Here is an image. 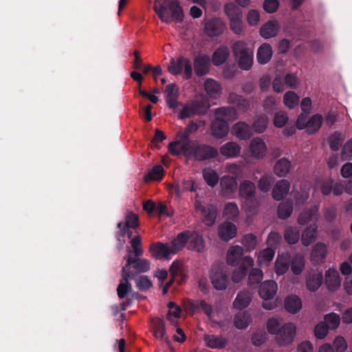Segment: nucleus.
Segmentation results:
<instances>
[{
  "mask_svg": "<svg viewBox=\"0 0 352 352\" xmlns=\"http://www.w3.org/2000/svg\"><path fill=\"white\" fill-rule=\"evenodd\" d=\"M210 278L212 285L217 290H225L228 286L229 276L223 269L212 268L210 271Z\"/></svg>",
  "mask_w": 352,
  "mask_h": 352,
  "instance_id": "nucleus-8",
  "label": "nucleus"
},
{
  "mask_svg": "<svg viewBox=\"0 0 352 352\" xmlns=\"http://www.w3.org/2000/svg\"><path fill=\"white\" fill-rule=\"evenodd\" d=\"M291 270L295 275L300 274L305 266V256L300 254L294 255L292 259H290Z\"/></svg>",
  "mask_w": 352,
  "mask_h": 352,
  "instance_id": "nucleus-40",
  "label": "nucleus"
},
{
  "mask_svg": "<svg viewBox=\"0 0 352 352\" xmlns=\"http://www.w3.org/2000/svg\"><path fill=\"white\" fill-rule=\"evenodd\" d=\"M268 124V118L266 116H261L257 118L253 124V127L256 133H263Z\"/></svg>",
  "mask_w": 352,
  "mask_h": 352,
  "instance_id": "nucleus-61",
  "label": "nucleus"
},
{
  "mask_svg": "<svg viewBox=\"0 0 352 352\" xmlns=\"http://www.w3.org/2000/svg\"><path fill=\"white\" fill-rule=\"evenodd\" d=\"M210 58L209 56L204 54L197 55L194 59V69L197 76H204L210 70Z\"/></svg>",
  "mask_w": 352,
  "mask_h": 352,
  "instance_id": "nucleus-14",
  "label": "nucleus"
},
{
  "mask_svg": "<svg viewBox=\"0 0 352 352\" xmlns=\"http://www.w3.org/2000/svg\"><path fill=\"white\" fill-rule=\"evenodd\" d=\"M322 116L320 114H316L310 118L307 125V131L309 133H314L318 131L322 126Z\"/></svg>",
  "mask_w": 352,
  "mask_h": 352,
  "instance_id": "nucleus-48",
  "label": "nucleus"
},
{
  "mask_svg": "<svg viewBox=\"0 0 352 352\" xmlns=\"http://www.w3.org/2000/svg\"><path fill=\"white\" fill-rule=\"evenodd\" d=\"M204 89L207 96L212 99H218L222 94V87L217 80L208 78L204 81Z\"/></svg>",
  "mask_w": 352,
  "mask_h": 352,
  "instance_id": "nucleus-18",
  "label": "nucleus"
},
{
  "mask_svg": "<svg viewBox=\"0 0 352 352\" xmlns=\"http://www.w3.org/2000/svg\"><path fill=\"white\" fill-rule=\"evenodd\" d=\"M232 52L239 66L243 70H249L253 64L254 52L244 41H237L232 45Z\"/></svg>",
  "mask_w": 352,
  "mask_h": 352,
  "instance_id": "nucleus-3",
  "label": "nucleus"
},
{
  "mask_svg": "<svg viewBox=\"0 0 352 352\" xmlns=\"http://www.w3.org/2000/svg\"><path fill=\"white\" fill-rule=\"evenodd\" d=\"M189 248L198 252L204 250L205 243L203 237L197 232H189Z\"/></svg>",
  "mask_w": 352,
  "mask_h": 352,
  "instance_id": "nucleus-41",
  "label": "nucleus"
},
{
  "mask_svg": "<svg viewBox=\"0 0 352 352\" xmlns=\"http://www.w3.org/2000/svg\"><path fill=\"white\" fill-rule=\"evenodd\" d=\"M273 56L272 46L267 43L261 45L256 52V60L261 65H265L270 61Z\"/></svg>",
  "mask_w": 352,
  "mask_h": 352,
  "instance_id": "nucleus-24",
  "label": "nucleus"
},
{
  "mask_svg": "<svg viewBox=\"0 0 352 352\" xmlns=\"http://www.w3.org/2000/svg\"><path fill=\"white\" fill-rule=\"evenodd\" d=\"M252 300V294L249 291H242L238 294L235 298L233 305L236 309H243L246 308Z\"/></svg>",
  "mask_w": 352,
  "mask_h": 352,
  "instance_id": "nucleus-38",
  "label": "nucleus"
},
{
  "mask_svg": "<svg viewBox=\"0 0 352 352\" xmlns=\"http://www.w3.org/2000/svg\"><path fill=\"white\" fill-rule=\"evenodd\" d=\"M324 324L329 329H336L340 322V318L336 313H330L324 316Z\"/></svg>",
  "mask_w": 352,
  "mask_h": 352,
  "instance_id": "nucleus-54",
  "label": "nucleus"
},
{
  "mask_svg": "<svg viewBox=\"0 0 352 352\" xmlns=\"http://www.w3.org/2000/svg\"><path fill=\"white\" fill-rule=\"evenodd\" d=\"M290 188V183L286 179L278 181L272 190L273 198L276 201H280L284 198L288 193Z\"/></svg>",
  "mask_w": 352,
  "mask_h": 352,
  "instance_id": "nucleus-33",
  "label": "nucleus"
},
{
  "mask_svg": "<svg viewBox=\"0 0 352 352\" xmlns=\"http://www.w3.org/2000/svg\"><path fill=\"white\" fill-rule=\"evenodd\" d=\"M290 256L286 254H278L274 262V272L278 276L285 274L289 267Z\"/></svg>",
  "mask_w": 352,
  "mask_h": 352,
  "instance_id": "nucleus-23",
  "label": "nucleus"
},
{
  "mask_svg": "<svg viewBox=\"0 0 352 352\" xmlns=\"http://www.w3.org/2000/svg\"><path fill=\"white\" fill-rule=\"evenodd\" d=\"M254 260L251 256H245L242 258L239 269L235 270L232 274V280L234 283H240L245 276L247 270L253 267Z\"/></svg>",
  "mask_w": 352,
  "mask_h": 352,
  "instance_id": "nucleus-13",
  "label": "nucleus"
},
{
  "mask_svg": "<svg viewBox=\"0 0 352 352\" xmlns=\"http://www.w3.org/2000/svg\"><path fill=\"white\" fill-rule=\"evenodd\" d=\"M214 118L228 124L239 118L237 111L230 107H223L214 110Z\"/></svg>",
  "mask_w": 352,
  "mask_h": 352,
  "instance_id": "nucleus-16",
  "label": "nucleus"
},
{
  "mask_svg": "<svg viewBox=\"0 0 352 352\" xmlns=\"http://www.w3.org/2000/svg\"><path fill=\"white\" fill-rule=\"evenodd\" d=\"M164 168L160 165L154 166L145 176V180H161L164 176Z\"/></svg>",
  "mask_w": 352,
  "mask_h": 352,
  "instance_id": "nucleus-59",
  "label": "nucleus"
},
{
  "mask_svg": "<svg viewBox=\"0 0 352 352\" xmlns=\"http://www.w3.org/2000/svg\"><path fill=\"white\" fill-rule=\"evenodd\" d=\"M125 259L126 264L122 268V277L125 280L132 279L135 276V273L130 271L131 267L138 272H146L151 269L150 262L148 260L140 258H133L131 249H128Z\"/></svg>",
  "mask_w": 352,
  "mask_h": 352,
  "instance_id": "nucleus-4",
  "label": "nucleus"
},
{
  "mask_svg": "<svg viewBox=\"0 0 352 352\" xmlns=\"http://www.w3.org/2000/svg\"><path fill=\"white\" fill-rule=\"evenodd\" d=\"M278 290V285L274 280H265L258 289V294L264 300L272 299Z\"/></svg>",
  "mask_w": 352,
  "mask_h": 352,
  "instance_id": "nucleus-17",
  "label": "nucleus"
},
{
  "mask_svg": "<svg viewBox=\"0 0 352 352\" xmlns=\"http://www.w3.org/2000/svg\"><path fill=\"white\" fill-rule=\"evenodd\" d=\"M292 168L291 162L285 157L278 160L274 165V173L280 177H285Z\"/></svg>",
  "mask_w": 352,
  "mask_h": 352,
  "instance_id": "nucleus-39",
  "label": "nucleus"
},
{
  "mask_svg": "<svg viewBox=\"0 0 352 352\" xmlns=\"http://www.w3.org/2000/svg\"><path fill=\"white\" fill-rule=\"evenodd\" d=\"M207 212H202L203 221L208 226L213 225L217 219V210L211 206L207 207Z\"/></svg>",
  "mask_w": 352,
  "mask_h": 352,
  "instance_id": "nucleus-55",
  "label": "nucleus"
},
{
  "mask_svg": "<svg viewBox=\"0 0 352 352\" xmlns=\"http://www.w3.org/2000/svg\"><path fill=\"white\" fill-rule=\"evenodd\" d=\"M241 243L247 252H251L256 248L257 245V239L254 234H247L243 236Z\"/></svg>",
  "mask_w": 352,
  "mask_h": 352,
  "instance_id": "nucleus-52",
  "label": "nucleus"
},
{
  "mask_svg": "<svg viewBox=\"0 0 352 352\" xmlns=\"http://www.w3.org/2000/svg\"><path fill=\"white\" fill-rule=\"evenodd\" d=\"M188 240V234L187 233H180L177 238L173 241L170 245L172 254L174 255L181 250L187 241Z\"/></svg>",
  "mask_w": 352,
  "mask_h": 352,
  "instance_id": "nucleus-44",
  "label": "nucleus"
},
{
  "mask_svg": "<svg viewBox=\"0 0 352 352\" xmlns=\"http://www.w3.org/2000/svg\"><path fill=\"white\" fill-rule=\"evenodd\" d=\"M323 275L321 272H310L306 278V285L310 292L317 291L322 283Z\"/></svg>",
  "mask_w": 352,
  "mask_h": 352,
  "instance_id": "nucleus-26",
  "label": "nucleus"
},
{
  "mask_svg": "<svg viewBox=\"0 0 352 352\" xmlns=\"http://www.w3.org/2000/svg\"><path fill=\"white\" fill-rule=\"evenodd\" d=\"M201 111L202 109L199 102L196 100H193L184 106L179 113V118L180 119H185L198 114Z\"/></svg>",
  "mask_w": 352,
  "mask_h": 352,
  "instance_id": "nucleus-34",
  "label": "nucleus"
},
{
  "mask_svg": "<svg viewBox=\"0 0 352 352\" xmlns=\"http://www.w3.org/2000/svg\"><path fill=\"white\" fill-rule=\"evenodd\" d=\"M275 252L272 248H266L258 254L257 263L261 266L267 265L274 258Z\"/></svg>",
  "mask_w": 352,
  "mask_h": 352,
  "instance_id": "nucleus-46",
  "label": "nucleus"
},
{
  "mask_svg": "<svg viewBox=\"0 0 352 352\" xmlns=\"http://www.w3.org/2000/svg\"><path fill=\"white\" fill-rule=\"evenodd\" d=\"M342 279L338 272L329 268L324 273V283L330 292L337 291L341 286Z\"/></svg>",
  "mask_w": 352,
  "mask_h": 352,
  "instance_id": "nucleus-12",
  "label": "nucleus"
},
{
  "mask_svg": "<svg viewBox=\"0 0 352 352\" xmlns=\"http://www.w3.org/2000/svg\"><path fill=\"white\" fill-rule=\"evenodd\" d=\"M133 253L136 257L143 254L142 238L140 236H135L130 242Z\"/></svg>",
  "mask_w": 352,
  "mask_h": 352,
  "instance_id": "nucleus-63",
  "label": "nucleus"
},
{
  "mask_svg": "<svg viewBox=\"0 0 352 352\" xmlns=\"http://www.w3.org/2000/svg\"><path fill=\"white\" fill-rule=\"evenodd\" d=\"M327 254V246L322 243H318L312 248L310 260L314 265H320L324 262Z\"/></svg>",
  "mask_w": 352,
  "mask_h": 352,
  "instance_id": "nucleus-19",
  "label": "nucleus"
},
{
  "mask_svg": "<svg viewBox=\"0 0 352 352\" xmlns=\"http://www.w3.org/2000/svg\"><path fill=\"white\" fill-rule=\"evenodd\" d=\"M239 214L238 206L234 202H228L226 204L223 216L227 219L234 221Z\"/></svg>",
  "mask_w": 352,
  "mask_h": 352,
  "instance_id": "nucleus-50",
  "label": "nucleus"
},
{
  "mask_svg": "<svg viewBox=\"0 0 352 352\" xmlns=\"http://www.w3.org/2000/svg\"><path fill=\"white\" fill-rule=\"evenodd\" d=\"M230 55V50L226 45H221L217 48L212 56V62L214 65L219 66L223 64Z\"/></svg>",
  "mask_w": 352,
  "mask_h": 352,
  "instance_id": "nucleus-35",
  "label": "nucleus"
},
{
  "mask_svg": "<svg viewBox=\"0 0 352 352\" xmlns=\"http://www.w3.org/2000/svg\"><path fill=\"white\" fill-rule=\"evenodd\" d=\"M166 99L168 106L170 109L175 110L179 104L177 101L179 93L177 85L175 84H170L167 85L166 87Z\"/></svg>",
  "mask_w": 352,
  "mask_h": 352,
  "instance_id": "nucleus-32",
  "label": "nucleus"
},
{
  "mask_svg": "<svg viewBox=\"0 0 352 352\" xmlns=\"http://www.w3.org/2000/svg\"><path fill=\"white\" fill-rule=\"evenodd\" d=\"M168 71L177 76L184 73V78L189 79L192 75V63L189 58L180 56L177 60L171 58L168 65Z\"/></svg>",
  "mask_w": 352,
  "mask_h": 352,
  "instance_id": "nucleus-5",
  "label": "nucleus"
},
{
  "mask_svg": "<svg viewBox=\"0 0 352 352\" xmlns=\"http://www.w3.org/2000/svg\"><path fill=\"white\" fill-rule=\"evenodd\" d=\"M248 148L250 156L258 160L264 159L268 153L265 142L260 137L252 138L250 142Z\"/></svg>",
  "mask_w": 352,
  "mask_h": 352,
  "instance_id": "nucleus-7",
  "label": "nucleus"
},
{
  "mask_svg": "<svg viewBox=\"0 0 352 352\" xmlns=\"http://www.w3.org/2000/svg\"><path fill=\"white\" fill-rule=\"evenodd\" d=\"M152 331L155 337L161 340H164L169 344L168 339L166 337L164 322L160 318H155L151 322Z\"/></svg>",
  "mask_w": 352,
  "mask_h": 352,
  "instance_id": "nucleus-36",
  "label": "nucleus"
},
{
  "mask_svg": "<svg viewBox=\"0 0 352 352\" xmlns=\"http://www.w3.org/2000/svg\"><path fill=\"white\" fill-rule=\"evenodd\" d=\"M224 11L230 21L243 18L242 10L233 2L226 3Z\"/></svg>",
  "mask_w": 352,
  "mask_h": 352,
  "instance_id": "nucleus-42",
  "label": "nucleus"
},
{
  "mask_svg": "<svg viewBox=\"0 0 352 352\" xmlns=\"http://www.w3.org/2000/svg\"><path fill=\"white\" fill-rule=\"evenodd\" d=\"M317 226L316 224L307 227L302 234V243L304 246L309 245L316 239Z\"/></svg>",
  "mask_w": 352,
  "mask_h": 352,
  "instance_id": "nucleus-47",
  "label": "nucleus"
},
{
  "mask_svg": "<svg viewBox=\"0 0 352 352\" xmlns=\"http://www.w3.org/2000/svg\"><path fill=\"white\" fill-rule=\"evenodd\" d=\"M220 153L227 158H235L240 155L241 147L234 142H229L220 147Z\"/></svg>",
  "mask_w": 352,
  "mask_h": 352,
  "instance_id": "nucleus-27",
  "label": "nucleus"
},
{
  "mask_svg": "<svg viewBox=\"0 0 352 352\" xmlns=\"http://www.w3.org/2000/svg\"><path fill=\"white\" fill-rule=\"evenodd\" d=\"M231 133L239 140H246L253 135V129L246 122H238L232 125Z\"/></svg>",
  "mask_w": 352,
  "mask_h": 352,
  "instance_id": "nucleus-10",
  "label": "nucleus"
},
{
  "mask_svg": "<svg viewBox=\"0 0 352 352\" xmlns=\"http://www.w3.org/2000/svg\"><path fill=\"white\" fill-rule=\"evenodd\" d=\"M293 210L292 204L291 202H283L278 206V215L280 219L288 218Z\"/></svg>",
  "mask_w": 352,
  "mask_h": 352,
  "instance_id": "nucleus-58",
  "label": "nucleus"
},
{
  "mask_svg": "<svg viewBox=\"0 0 352 352\" xmlns=\"http://www.w3.org/2000/svg\"><path fill=\"white\" fill-rule=\"evenodd\" d=\"M138 225V216L132 212H127L125 221L120 222L118 224V227L119 229H121L122 226L126 227L127 228H136Z\"/></svg>",
  "mask_w": 352,
  "mask_h": 352,
  "instance_id": "nucleus-49",
  "label": "nucleus"
},
{
  "mask_svg": "<svg viewBox=\"0 0 352 352\" xmlns=\"http://www.w3.org/2000/svg\"><path fill=\"white\" fill-rule=\"evenodd\" d=\"M154 10L162 22H181L183 20L182 10L175 0H155Z\"/></svg>",
  "mask_w": 352,
  "mask_h": 352,
  "instance_id": "nucleus-2",
  "label": "nucleus"
},
{
  "mask_svg": "<svg viewBox=\"0 0 352 352\" xmlns=\"http://www.w3.org/2000/svg\"><path fill=\"white\" fill-rule=\"evenodd\" d=\"M204 342L207 346L211 349H221L227 344V339L223 336L206 334L204 336Z\"/></svg>",
  "mask_w": 352,
  "mask_h": 352,
  "instance_id": "nucleus-29",
  "label": "nucleus"
},
{
  "mask_svg": "<svg viewBox=\"0 0 352 352\" xmlns=\"http://www.w3.org/2000/svg\"><path fill=\"white\" fill-rule=\"evenodd\" d=\"M344 140V136L339 131L334 132L329 138V144L332 151H338Z\"/></svg>",
  "mask_w": 352,
  "mask_h": 352,
  "instance_id": "nucleus-56",
  "label": "nucleus"
},
{
  "mask_svg": "<svg viewBox=\"0 0 352 352\" xmlns=\"http://www.w3.org/2000/svg\"><path fill=\"white\" fill-rule=\"evenodd\" d=\"M283 101L286 107L293 109L298 104L299 97L294 91H287L283 96Z\"/></svg>",
  "mask_w": 352,
  "mask_h": 352,
  "instance_id": "nucleus-57",
  "label": "nucleus"
},
{
  "mask_svg": "<svg viewBox=\"0 0 352 352\" xmlns=\"http://www.w3.org/2000/svg\"><path fill=\"white\" fill-rule=\"evenodd\" d=\"M202 175L205 182L210 187H214L219 181L216 170L210 168H204L202 171Z\"/></svg>",
  "mask_w": 352,
  "mask_h": 352,
  "instance_id": "nucleus-45",
  "label": "nucleus"
},
{
  "mask_svg": "<svg viewBox=\"0 0 352 352\" xmlns=\"http://www.w3.org/2000/svg\"><path fill=\"white\" fill-rule=\"evenodd\" d=\"M236 226L231 222H224L219 226V236L223 241H228L231 240L236 236Z\"/></svg>",
  "mask_w": 352,
  "mask_h": 352,
  "instance_id": "nucleus-21",
  "label": "nucleus"
},
{
  "mask_svg": "<svg viewBox=\"0 0 352 352\" xmlns=\"http://www.w3.org/2000/svg\"><path fill=\"white\" fill-rule=\"evenodd\" d=\"M239 195L247 200L252 199L256 194V186L254 182L245 179L241 182L239 186Z\"/></svg>",
  "mask_w": 352,
  "mask_h": 352,
  "instance_id": "nucleus-22",
  "label": "nucleus"
},
{
  "mask_svg": "<svg viewBox=\"0 0 352 352\" xmlns=\"http://www.w3.org/2000/svg\"><path fill=\"white\" fill-rule=\"evenodd\" d=\"M190 309L193 311H204L210 320L214 318V311L212 309V305L207 303L204 300H198L195 301H190L189 302Z\"/></svg>",
  "mask_w": 352,
  "mask_h": 352,
  "instance_id": "nucleus-25",
  "label": "nucleus"
},
{
  "mask_svg": "<svg viewBox=\"0 0 352 352\" xmlns=\"http://www.w3.org/2000/svg\"><path fill=\"white\" fill-rule=\"evenodd\" d=\"M279 23L276 20H270L263 24L259 30V34L261 37L268 39L275 37L279 31Z\"/></svg>",
  "mask_w": 352,
  "mask_h": 352,
  "instance_id": "nucleus-20",
  "label": "nucleus"
},
{
  "mask_svg": "<svg viewBox=\"0 0 352 352\" xmlns=\"http://www.w3.org/2000/svg\"><path fill=\"white\" fill-rule=\"evenodd\" d=\"M296 333V326L293 322H287L282 325L276 333L275 340L280 346L292 344Z\"/></svg>",
  "mask_w": 352,
  "mask_h": 352,
  "instance_id": "nucleus-6",
  "label": "nucleus"
},
{
  "mask_svg": "<svg viewBox=\"0 0 352 352\" xmlns=\"http://www.w3.org/2000/svg\"><path fill=\"white\" fill-rule=\"evenodd\" d=\"M230 30L236 35L245 34V26L243 22V18H239L230 21Z\"/></svg>",
  "mask_w": 352,
  "mask_h": 352,
  "instance_id": "nucleus-53",
  "label": "nucleus"
},
{
  "mask_svg": "<svg viewBox=\"0 0 352 352\" xmlns=\"http://www.w3.org/2000/svg\"><path fill=\"white\" fill-rule=\"evenodd\" d=\"M224 30L225 24L220 19L213 18L205 23L204 32L210 37L219 36Z\"/></svg>",
  "mask_w": 352,
  "mask_h": 352,
  "instance_id": "nucleus-11",
  "label": "nucleus"
},
{
  "mask_svg": "<svg viewBox=\"0 0 352 352\" xmlns=\"http://www.w3.org/2000/svg\"><path fill=\"white\" fill-rule=\"evenodd\" d=\"M260 13L257 10L251 9L247 13L246 20L250 26H256L260 21Z\"/></svg>",
  "mask_w": 352,
  "mask_h": 352,
  "instance_id": "nucleus-64",
  "label": "nucleus"
},
{
  "mask_svg": "<svg viewBox=\"0 0 352 352\" xmlns=\"http://www.w3.org/2000/svg\"><path fill=\"white\" fill-rule=\"evenodd\" d=\"M179 142H172L168 145L170 152L175 155L183 153L189 159L205 160L217 156V150L210 146L200 145L197 142H186L182 144L181 149L177 148Z\"/></svg>",
  "mask_w": 352,
  "mask_h": 352,
  "instance_id": "nucleus-1",
  "label": "nucleus"
},
{
  "mask_svg": "<svg viewBox=\"0 0 352 352\" xmlns=\"http://www.w3.org/2000/svg\"><path fill=\"white\" fill-rule=\"evenodd\" d=\"M302 300L297 296L292 295L285 300V307L290 314H296L302 309Z\"/></svg>",
  "mask_w": 352,
  "mask_h": 352,
  "instance_id": "nucleus-37",
  "label": "nucleus"
},
{
  "mask_svg": "<svg viewBox=\"0 0 352 352\" xmlns=\"http://www.w3.org/2000/svg\"><path fill=\"white\" fill-rule=\"evenodd\" d=\"M237 186V178L234 177L224 175L220 179V190L224 197L232 198L236 191Z\"/></svg>",
  "mask_w": 352,
  "mask_h": 352,
  "instance_id": "nucleus-9",
  "label": "nucleus"
},
{
  "mask_svg": "<svg viewBox=\"0 0 352 352\" xmlns=\"http://www.w3.org/2000/svg\"><path fill=\"white\" fill-rule=\"evenodd\" d=\"M300 232L296 228H289L286 230L285 239L289 244H295L299 240Z\"/></svg>",
  "mask_w": 352,
  "mask_h": 352,
  "instance_id": "nucleus-60",
  "label": "nucleus"
},
{
  "mask_svg": "<svg viewBox=\"0 0 352 352\" xmlns=\"http://www.w3.org/2000/svg\"><path fill=\"white\" fill-rule=\"evenodd\" d=\"M243 248L239 245L231 246L226 255V261L228 264L231 266L237 265L243 254Z\"/></svg>",
  "mask_w": 352,
  "mask_h": 352,
  "instance_id": "nucleus-28",
  "label": "nucleus"
},
{
  "mask_svg": "<svg viewBox=\"0 0 352 352\" xmlns=\"http://www.w3.org/2000/svg\"><path fill=\"white\" fill-rule=\"evenodd\" d=\"M252 322V318L249 314L243 312L236 314L234 318V324L238 329H246Z\"/></svg>",
  "mask_w": 352,
  "mask_h": 352,
  "instance_id": "nucleus-43",
  "label": "nucleus"
},
{
  "mask_svg": "<svg viewBox=\"0 0 352 352\" xmlns=\"http://www.w3.org/2000/svg\"><path fill=\"white\" fill-rule=\"evenodd\" d=\"M318 206H314L305 210L298 217V223L304 226L309 222H316L318 219Z\"/></svg>",
  "mask_w": 352,
  "mask_h": 352,
  "instance_id": "nucleus-31",
  "label": "nucleus"
},
{
  "mask_svg": "<svg viewBox=\"0 0 352 352\" xmlns=\"http://www.w3.org/2000/svg\"><path fill=\"white\" fill-rule=\"evenodd\" d=\"M150 252L157 259L166 258L169 260L172 255L170 245L168 243H156L151 245Z\"/></svg>",
  "mask_w": 352,
  "mask_h": 352,
  "instance_id": "nucleus-15",
  "label": "nucleus"
},
{
  "mask_svg": "<svg viewBox=\"0 0 352 352\" xmlns=\"http://www.w3.org/2000/svg\"><path fill=\"white\" fill-rule=\"evenodd\" d=\"M168 307L169 308V311L167 314V319L170 321L171 324L177 325V318L180 316L182 309L173 302H170Z\"/></svg>",
  "mask_w": 352,
  "mask_h": 352,
  "instance_id": "nucleus-51",
  "label": "nucleus"
},
{
  "mask_svg": "<svg viewBox=\"0 0 352 352\" xmlns=\"http://www.w3.org/2000/svg\"><path fill=\"white\" fill-rule=\"evenodd\" d=\"M229 131V125L226 122L220 121L214 118L211 125L212 135L218 139L226 137Z\"/></svg>",
  "mask_w": 352,
  "mask_h": 352,
  "instance_id": "nucleus-30",
  "label": "nucleus"
},
{
  "mask_svg": "<svg viewBox=\"0 0 352 352\" xmlns=\"http://www.w3.org/2000/svg\"><path fill=\"white\" fill-rule=\"evenodd\" d=\"M263 278V273L261 270L253 268L248 276V281L250 285L258 284Z\"/></svg>",
  "mask_w": 352,
  "mask_h": 352,
  "instance_id": "nucleus-62",
  "label": "nucleus"
}]
</instances>
